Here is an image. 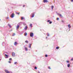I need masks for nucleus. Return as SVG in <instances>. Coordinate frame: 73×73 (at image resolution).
I'll return each mask as SVG.
<instances>
[{"instance_id": "1", "label": "nucleus", "mask_w": 73, "mask_h": 73, "mask_svg": "<svg viewBox=\"0 0 73 73\" xmlns=\"http://www.w3.org/2000/svg\"><path fill=\"white\" fill-rule=\"evenodd\" d=\"M34 35V34H33V33H31L30 36L31 37H33V36Z\"/></svg>"}, {"instance_id": "2", "label": "nucleus", "mask_w": 73, "mask_h": 73, "mask_svg": "<svg viewBox=\"0 0 73 73\" xmlns=\"http://www.w3.org/2000/svg\"><path fill=\"white\" fill-rule=\"evenodd\" d=\"M57 15H58V16H60V17H61V18H62V17H63V16H62V15L60 13H57Z\"/></svg>"}, {"instance_id": "3", "label": "nucleus", "mask_w": 73, "mask_h": 73, "mask_svg": "<svg viewBox=\"0 0 73 73\" xmlns=\"http://www.w3.org/2000/svg\"><path fill=\"white\" fill-rule=\"evenodd\" d=\"M10 17H11V18H13L14 17V13H12V14L11 15Z\"/></svg>"}, {"instance_id": "4", "label": "nucleus", "mask_w": 73, "mask_h": 73, "mask_svg": "<svg viewBox=\"0 0 73 73\" xmlns=\"http://www.w3.org/2000/svg\"><path fill=\"white\" fill-rule=\"evenodd\" d=\"M5 72L7 73H12V72H11V73L9 72L7 70H5Z\"/></svg>"}, {"instance_id": "5", "label": "nucleus", "mask_w": 73, "mask_h": 73, "mask_svg": "<svg viewBox=\"0 0 73 73\" xmlns=\"http://www.w3.org/2000/svg\"><path fill=\"white\" fill-rule=\"evenodd\" d=\"M12 55L13 57L15 56V53L14 52H13L12 54Z\"/></svg>"}, {"instance_id": "6", "label": "nucleus", "mask_w": 73, "mask_h": 73, "mask_svg": "<svg viewBox=\"0 0 73 73\" xmlns=\"http://www.w3.org/2000/svg\"><path fill=\"white\" fill-rule=\"evenodd\" d=\"M48 1L47 0H43L44 3H48Z\"/></svg>"}, {"instance_id": "7", "label": "nucleus", "mask_w": 73, "mask_h": 73, "mask_svg": "<svg viewBox=\"0 0 73 73\" xmlns=\"http://www.w3.org/2000/svg\"><path fill=\"white\" fill-rule=\"evenodd\" d=\"M19 25H17V27H16L17 29H19Z\"/></svg>"}, {"instance_id": "8", "label": "nucleus", "mask_w": 73, "mask_h": 73, "mask_svg": "<svg viewBox=\"0 0 73 73\" xmlns=\"http://www.w3.org/2000/svg\"><path fill=\"white\" fill-rule=\"evenodd\" d=\"M5 58H7L8 57V55L7 54H5Z\"/></svg>"}, {"instance_id": "9", "label": "nucleus", "mask_w": 73, "mask_h": 73, "mask_svg": "<svg viewBox=\"0 0 73 73\" xmlns=\"http://www.w3.org/2000/svg\"><path fill=\"white\" fill-rule=\"evenodd\" d=\"M27 29H28V27L26 26L24 28V29H25V30H27Z\"/></svg>"}, {"instance_id": "10", "label": "nucleus", "mask_w": 73, "mask_h": 73, "mask_svg": "<svg viewBox=\"0 0 73 73\" xmlns=\"http://www.w3.org/2000/svg\"><path fill=\"white\" fill-rule=\"evenodd\" d=\"M68 28H71V26H70V25H68Z\"/></svg>"}, {"instance_id": "11", "label": "nucleus", "mask_w": 73, "mask_h": 73, "mask_svg": "<svg viewBox=\"0 0 73 73\" xmlns=\"http://www.w3.org/2000/svg\"><path fill=\"white\" fill-rule=\"evenodd\" d=\"M18 25H21V22H20V23H19Z\"/></svg>"}, {"instance_id": "12", "label": "nucleus", "mask_w": 73, "mask_h": 73, "mask_svg": "<svg viewBox=\"0 0 73 73\" xmlns=\"http://www.w3.org/2000/svg\"><path fill=\"white\" fill-rule=\"evenodd\" d=\"M35 16V15L34 14V13H33L32 15V17H33Z\"/></svg>"}, {"instance_id": "13", "label": "nucleus", "mask_w": 73, "mask_h": 73, "mask_svg": "<svg viewBox=\"0 0 73 73\" xmlns=\"http://www.w3.org/2000/svg\"><path fill=\"white\" fill-rule=\"evenodd\" d=\"M25 49L26 51H27V50H28V48H27V47H25Z\"/></svg>"}, {"instance_id": "14", "label": "nucleus", "mask_w": 73, "mask_h": 73, "mask_svg": "<svg viewBox=\"0 0 73 73\" xmlns=\"http://www.w3.org/2000/svg\"><path fill=\"white\" fill-rule=\"evenodd\" d=\"M17 44V42H15L14 43V45H16Z\"/></svg>"}, {"instance_id": "15", "label": "nucleus", "mask_w": 73, "mask_h": 73, "mask_svg": "<svg viewBox=\"0 0 73 73\" xmlns=\"http://www.w3.org/2000/svg\"><path fill=\"white\" fill-rule=\"evenodd\" d=\"M27 33L25 32V36H27Z\"/></svg>"}, {"instance_id": "16", "label": "nucleus", "mask_w": 73, "mask_h": 73, "mask_svg": "<svg viewBox=\"0 0 73 73\" xmlns=\"http://www.w3.org/2000/svg\"><path fill=\"white\" fill-rule=\"evenodd\" d=\"M30 27H31V28H32V24H31L30 25Z\"/></svg>"}, {"instance_id": "17", "label": "nucleus", "mask_w": 73, "mask_h": 73, "mask_svg": "<svg viewBox=\"0 0 73 73\" xmlns=\"http://www.w3.org/2000/svg\"><path fill=\"white\" fill-rule=\"evenodd\" d=\"M15 13H16V14H17L18 15H19L20 13H17V12H16Z\"/></svg>"}, {"instance_id": "18", "label": "nucleus", "mask_w": 73, "mask_h": 73, "mask_svg": "<svg viewBox=\"0 0 73 73\" xmlns=\"http://www.w3.org/2000/svg\"><path fill=\"white\" fill-rule=\"evenodd\" d=\"M32 44H29V48H31V45Z\"/></svg>"}, {"instance_id": "19", "label": "nucleus", "mask_w": 73, "mask_h": 73, "mask_svg": "<svg viewBox=\"0 0 73 73\" xmlns=\"http://www.w3.org/2000/svg\"><path fill=\"white\" fill-rule=\"evenodd\" d=\"M53 8H54V6H52L51 7L52 9H53Z\"/></svg>"}, {"instance_id": "20", "label": "nucleus", "mask_w": 73, "mask_h": 73, "mask_svg": "<svg viewBox=\"0 0 73 73\" xmlns=\"http://www.w3.org/2000/svg\"><path fill=\"white\" fill-rule=\"evenodd\" d=\"M67 66L69 68L70 66V64H68L67 65Z\"/></svg>"}, {"instance_id": "21", "label": "nucleus", "mask_w": 73, "mask_h": 73, "mask_svg": "<svg viewBox=\"0 0 73 73\" xmlns=\"http://www.w3.org/2000/svg\"><path fill=\"white\" fill-rule=\"evenodd\" d=\"M8 25L9 27L10 28H11V26L10 25V24H8Z\"/></svg>"}, {"instance_id": "22", "label": "nucleus", "mask_w": 73, "mask_h": 73, "mask_svg": "<svg viewBox=\"0 0 73 73\" xmlns=\"http://www.w3.org/2000/svg\"><path fill=\"white\" fill-rule=\"evenodd\" d=\"M56 49H59V47L58 46H57L56 47Z\"/></svg>"}, {"instance_id": "23", "label": "nucleus", "mask_w": 73, "mask_h": 73, "mask_svg": "<svg viewBox=\"0 0 73 73\" xmlns=\"http://www.w3.org/2000/svg\"><path fill=\"white\" fill-rule=\"evenodd\" d=\"M17 62H15L14 63V64H17Z\"/></svg>"}, {"instance_id": "24", "label": "nucleus", "mask_w": 73, "mask_h": 73, "mask_svg": "<svg viewBox=\"0 0 73 73\" xmlns=\"http://www.w3.org/2000/svg\"><path fill=\"white\" fill-rule=\"evenodd\" d=\"M46 35H47V36H49V33H47Z\"/></svg>"}, {"instance_id": "25", "label": "nucleus", "mask_w": 73, "mask_h": 73, "mask_svg": "<svg viewBox=\"0 0 73 73\" xmlns=\"http://www.w3.org/2000/svg\"><path fill=\"white\" fill-rule=\"evenodd\" d=\"M25 42L26 43H28V41L27 40H26Z\"/></svg>"}, {"instance_id": "26", "label": "nucleus", "mask_w": 73, "mask_h": 73, "mask_svg": "<svg viewBox=\"0 0 73 73\" xmlns=\"http://www.w3.org/2000/svg\"><path fill=\"white\" fill-rule=\"evenodd\" d=\"M37 69V67L35 66V69Z\"/></svg>"}, {"instance_id": "27", "label": "nucleus", "mask_w": 73, "mask_h": 73, "mask_svg": "<svg viewBox=\"0 0 73 73\" xmlns=\"http://www.w3.org/2000/svg\"><path fill=\"white\" fill-rule=\"evenodd\" d=\"M45 57H48V55H45Z\"/></svg>"}, {"instance_id": "28", "label": "nucleus", "mask_w": 73, "mask_h": 73, "mask_svg": "<svg viewBox=\"0 0 73 73\" xmlns=\"http://www.w3.org/2000/svg\"><path fill=\"white\" fill-rule=\"evenodd\" d=\"M11 60H12V58H10L9 59V61H11Z\"/></svg>"}, {"instance_id": "29", "label": "nucleus", "mask_w": 73, "mask_h": 73, "mask_svg": "<svg viewBox=\"0 0 73 73\" xmlns=\"http://www.w3.org/2000/svg\"><path fill=\"white\" fill-rule=\"evenodd\" d=\"M50 20H48V21H47V22H50Z\"/></svg>"}, {"instance_id": "30", "label": "nucleus", "mask_w": 73, "mask_h": 73, "mask_svg": "<svg viewBox=\"0 0 73 73\" xmlns=\"http://www.w3.org/2000/svg\"><path fill=\"white\" fill-rule=\"evenodd\" d=\"M15 34L14 33V34L12 35V36H15Z\"/></svg>"}, {"instance_id": "31", "label": "nucleus", "mask_w": 73, "mask_h": 73, "mask_svg": "<svg viewBox=\"0 0 73 73\" xmlns=\"http://www.w3.org/2000/svg\"><path fill=\"white\" fill-rule=\"evenodd\" d=\"M52 21H50V22H49V24H52Z\"/></svg>"}, {"instance_id": "32", "label": "nucleus", "mask_w": 73, "mask_h": 73, "mask_svg": "<svg viewBox=\"0 0 73 73\" xmlns=\"http://www.w3.org/2000/svg\"><path fill=\"white\" fill-rule=\"evenodd\" d=\"M71 61H73V58L71 59Z\"/></svg>"}, {"instance_id": "33", "label": "nucleus", "mask_w": 73, "mask_h": 73, "mask_svg": "<svg viewBox=\"0 0 73 73\" xmlns=\"http://www.w3.org/2000/svg\"><path fill=\"white\" fill-rule=\"evenodd\" d=\"M66 62L67 63H69V61H66Z\"/></svg>"}, {"instance_id": "34", "label": "nucleus", "mask_w": 73, "mask_h": 73, "mask_svg": "<svg viewBox=\"0 0 73 73\" xmlns=\"http://www.w3.org/2000/svg\"><path fill=\"white\" fill-rule=\"evenodd\" d=\"M9 62V63H11V62L10 61H9L8 62Z\"/></svg>"}, {"instance_id": "35", "label": "nucleus", "mask_w": 73, "mask_h": 73, "mask_svg": "<svg viewBox=\"0 0 73 73\" xmlns=\"http://www.w3.org/2000/svg\"><path fill=\"white\" fill-rule=\"evenodd\" d=\"M23 24L24 25H25L26 24L25 23H23Z\"/></svg>"}, {"instance_id": "36", "label": "nucleus", "mask_w": 73, "mask_h": 73, "mask_svg": "<svg viewBox=\"0 0 73 73\" xmlns=\"http://www.w3.org/2000/svg\"><path fill=\"white\" fill-rule=\"evenodd\" d=\"M57 20H59V18H57Z\"/></svg>"}, {"instance_id": "37", "label": "nucleus", "mask_w": 73, "mask_h": 73, "mask_svg": "<svg viewBox=\"0 0 73 73\" xmlns=\"http://www.w3.org/2000/svg\"><path fill=\"white\" fill-rule=\"evenodd\" d=\"M23 19H24V18H23V17H22L21 20H23Z\"/></svg>"}, {"instance_id": "38", "label": "nucleus", "mask_w": 73, "mask_h": 73, "mask_svg": "<svg viewBox=\"0 0 73 73\" xmlns=\"http://www.w3.org/2000/svg\"><path fill=\"white\" fill-rule=\"evenodd\" d=\"M48 69H50V67H48Z\"/></svg>"}, {"instance_id": "39", "label": "nucleus", "mask_w": 73, "mask_h": 73, "mask_svg": "<svg viewBox=\"0 0 73 73\" xmlns=\"http://www.w3.org/2000/svg\"><path fill=\"white\" fill-rule=\"evenodd\" d=\"M71 1H72V2H73V0H71Z\"/></svg>"}, {"instance_id": "40", "label": "nucleus", "mask_w": 73, "mask_h": 73, "mask_svg": "<svg viewBox=\"0 0 73 73\" xmlns=\"http://www.w3.org/2000/svg\"><path fill=\"white\" fill-rule=\"evenodd\" d=\"M62 23H64V21H62Z\"/></svg>"}, {"instance_id": "41", "label": "nucleus", "mask_w": 73, "mask_h": 73, "mask_svg": "<svg viewBox=\"0 0 73 73\" xmlns=\"http://www.w3.org/2000/svg\"><path fill=\"white\" fill-rule=\"evenodd\" d=\"M25 7V5H24L23 6V7Z\"/></svg>"}, {"instance_id": "42", "label": "nucleus", "mask_w": 73, "mask_h": 73, "mask_svg": "<svg viewBox=\"0 0 73 73\" xmlns=\"http://www.w3.org/2000/svg\"><path fill=\"white\" fill-rule=\"evenodd\" d=\"M9 19L8 17H7V19Z\"/></svg>"}, {"instance_id": "43", "label": "nucleus", "mask_w": 73, "mask_h": 73, "mask_svg": "<svg viewBox=\"0 0 73 73\" xmlns=\"http://www.w3.org/2000/svg\"><path fill=\"white\" fill-rule=\"evenodd\" d=\"M38 73H40V72H39Z\"/></svg>"}, {"instance_id": "44", "label": "nucleus", "mask_w": 73, "mask_h": 73, "mask_svg": "<svg viewBox=\"0 0 73 73\" xmlns=\"http://www.w3.org/2000/svg\"><path fill=\"white\" fill-rule=\"evenodd\" d=\"M46 38H47V37H46Z\"/></svg>"}, {"instance_id": "45", "label": "nucleus", "mask_w": 73, "mask_h": 73, "mask_svg": "<svg viewBox=\"0 0 73 73\" xmlns=\"http://www.w3.org/2000/svg\"><path fill=\"white\" fill-rule=\"evenodd\" d=\"M0 60H1V59H0Z\"/></svg>"}, {"instance_id": "46", "label": "nucleus", "mask_w": 73, "mask_h": 73, "mask_svg": "<svg viewBox=\"0 0 73 73\" xmlns=\"http://www.w3.org/2000/svg\"><path fill=\"white\" fill-rule=\"evenodd\" d=\"M1 20L0 19V21Z\"/></svg>"}]
</instances>
